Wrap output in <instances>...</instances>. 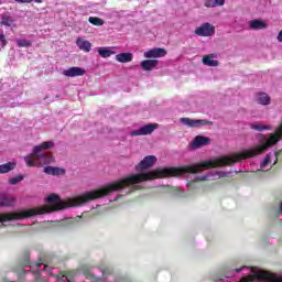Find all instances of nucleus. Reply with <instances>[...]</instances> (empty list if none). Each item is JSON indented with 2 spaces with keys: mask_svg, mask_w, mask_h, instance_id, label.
<instances>
[{
  "mask_svg": "<svg viewBox=\"0 0 282 282\" xmlns=\"http://www.w3.org/2000/svg\"><path fill=\"white\" fill-rule=\"evenodd\" d=\"M98 54H99V56H101V58H109V56H113V54H116V52L111 51L109 48L102 47V48L98 50Z\"/></svg>",
  "mask_w": 282,
  "mask_h": 282,
  "instance_id": "aec40b11",
  "label": "nucleus"
},
{
  "mask_svg": "<svg viewBox=\"0 0 282 282\" xmlns=\"http://www.w3.org/2000/svg\"><path fill=\"white\" fill-rule=\"evenodd\" d=\"M250 29L251 30H267L268 24L263 22V20H251L249 22Z\"/></svg>",
  "mask_w": 282,
  "mask_h": 282,
  "instance_id": "2eb2a0df",
  "label": "nucleus"
},
{
  "mask_svg": "<svg viewBox=\"0 0 282 282\" xmlns=\"http://www.w3.org/2000/svg\"><path fill=\"white\" fill-rule=\"evenodd\" d=\"M214 57H215V54L204 56L203 65H206L207 67H218L219 61L213 59Z\"/></svg>",
  "mask_w": 282,
  "mask_h": 282,
  "instance_id": "4468645a",
  "label": "nucleus"
},
{
  "mask_svg": "<svg viewBox=\"0 0 282 282\" xmlns=\"http://www.w3.org/2000/svg\"><path fill=\"white\" fill-rule=\"evenodd\" d=\"M256 102H258V105H262L263 107H268V105L272 102V99L269 97L267 93H257Z\"/></svg>",
  "mask_w": 282,
  "mask_h": 282,
  "instance_id": "9b49d317",
  "label": "nucleus"
},
{
  "mask_svg": "<svg viewBox=\"0 0 282 282\" xmlns=\"http://www.w3.org/2000/svg\"><path fill=\"white\" fill-rule=\"evenodd\" d=\"M21 219H28V215H0V224H6V221H19Z\"/></svg>",
  "mask_w": 282,
  "mask_h": 282,
  "instance_id": "f8f14e48",
  "label": "nucleus"
},
{
  "mask_svg": "<svg viewBox=\"0 0 282 282\" xmlns=\"http://www.w3.org/2000/svg\"><path fill=\"white\" fill-rule=\"evenodd\" d=\"M226 4V0H205V8H219Z\"/></svg>",
  "mask_w": 282,
  "mask_h": 282,
  "instance_id": "a211bd4d",
  "label": "nucleus"
},
{
  "mask_svg": "<svg viewBox=\"0 0 282 282\" xmlns=\"http://www.w3.org/2000/svg\"><path fill=\"white\" fill-rule=\"evenodd\" d=\"M17 166V163L8 162L0 165V175H3L6 173H10V171H14V167Z\"/></svg>",
  "mask_w": 282,
  "mask_h": 282,
  "instance_id": "6ab92c4d",
  "label": "nucleus"
},
{
  "mask_svg": "<svg viewBox=\"0 0 282 282\" xmlns=\"http://www.w3.org/2000/svg\"><path fill=\"white\" fill-rule=\"evenodd\" d=\"M19 182H23L22 175H18V176L9 180V184H12V185H17V184H19Z\"/></svg>",
  "mask_w": 282,
  "mask_h": 282,
  "instance_id": "cd10ccee",
  "label": "nucleus"
},
{
  "mask_svg": "<svg viewBox=\"0 0 282 282\" xmlns=\"http://www.w3.org/2000/svg\"><path fill=\"white\" fill-rule=\"evenodd\" d=\"M88 21L91 23V25H97L98 28H100V25H105V20L98 17H90Z\"/></svg>",
  "mask_w": 282,
  "mask_h": 282,
  "instance_id": "5701e85b",
  "label": "nucleus"
},
{
  "mask_svg": "<svg viewBox=\"0 0 282 282\" xmlns=\"http://www.w3.org/2000/svg\"><path fill=\"white\" fill-rule=\"evenodd\" d=\"M76 45H77V47H79V50H82V52H86V53L91 52V42H89L87 40L78 37L76 40Z\"/></svg>",
  "mask_w": 282,
  "mask_h": 282,
  "instance_id": "ddd939ff",
  "label": "nucleus"
},
{
  "mask_svg": "<svg viewBox=\"0 0 282 282\" xmlns=\"http://www.w3.org/2000/svg\"><path fill=\"white\" fill-rule=\"evenodd\" d=\"M44 173L46 175H63L65 174V170L59 167L46 166L44 167Z\"/></svg>",
  "mask_w": 282,
  "mask_h": 282,
  "instance_id": "f3484780",
  "label": "nucleus"
},
{
  "mask_svg": "<svg viewBox=\"0 0 282 282\" xmlns=\"http://www.w3.org/2000/svg\"><path fill=\"white\" fill-rule=\"evenodd\" d=\"M116 61L118 63H131L133 61V54L132 53H121L116 55Z\"/></svg>",
  "mask_w": 282,
  "mask_h": 282,
  "instance_id": "dca6fc26",
  "label": "nucleus"
},
{
  "mask_svg": "<svg viewBox=\"0 0 282 282\" xmlns=\"http://www.w3.org/2000/svg\"><path fill=\"white\" fill-rule=\"evenodd\" d=\"M206 180H208V176H206V175L197 176L196 178H194L189 183H187V188H195V184H197V182H206Z\"/></svg>",
  "mask_w": 282,
  "mask_h": 282,
  "instance_id": "4be33fe9",
  "label": "nucleus"
},
{
  "mask_svg": "<svg viewBox=\"0 0 282 282\" xmlns=\"http://www.w3.org/2000/svg\"><path fill=\"white\" fill-rule=\"evenodd\" d=\"M86 74L87 70L78 66H73L63 70V76H66L67 78H76L78 76H85Z\"/></svg>",
  "mask_w": 282,
  "mask_h": 282,
  "instance_id": "39448f33",
  "label": "nucleus"
},
{
  "mask_svg": "<svg viewBox=\"0 0 282 282\" xmlns=\"http://www.w3.org/2000/svg\"><path fill=\"white\" fill-rule=\"evenodd\" d=\"M84 275L86 279H88L90 282H100L102 281V278L95 276L91 271H85Z\"/></svg>",
  "mask_w": 282,
  "mask_h": 282,
  "instance_id": "b1692460",
  "label": "nucleus"
},
{
  "mask_svg": "<svg viewBox=\"0 0 282 282\" xmlns=\"http://www.w3.org/2000/svg\"><path fill=\"white\" fill-rule=\"evenodd\" d=\"M270 162H271L270 156L264 158V160L261 164V167L263 169V167L268 166V164H270Z\"/></svg>",
  "mask_w": 282,
  "mask_h": 282,
  "instance_id": "2f4dec72",
  "label": "nucleus"
},
{
  "mask_svg": "<svg viewBox=\"0 0 282 282\" xmlns=\"http://www.w3.org/2000/svg\"><path fill=\"white\" fill-rule=\"evenodd\" d=\"M14 23V20H12L11 17L4 15L1 20V25H7V28H10Z\"/></svg>",
  "mask_w": 282,
  "mask_h": 282,
  "instance_id": "a878e982",
  "label": "nucleus"
},
{
  "mask_svg": "<svg viewBox=\"0 0 282 282\" xmlns=\"http://www.w3.org/2000/svg\"><path fill=\"white\" fill-rule=\"evenodd\" d=\"M18 3H32L35 1V3H43V0H15Z\"/></svg>",
  "mask_w": 282,
  "mask_h": 282,
  "instance_id": "c85d7f7f",
  "label": "nucleus"
},
{
  "mask_svg": "<svg viewBox=\"0 0 282 282\" xmlns=\"http://www.w3.org/2000/svg\"><path fill=\"white\" fill-rule=\"evenodd\" d=\"M158 129V123H149L138 130H133L131 135H151Z\"/></svg>",
  "mask_w": 282,
  "mask_h": 282,
  "instance_id": "423d86ee",
  "label": "nucleus"
},
{
  "mask_svg": "<svg viewBox=\"0 0 282 282\" xmlns=\"http://www.w3.org/2000/svg\"><path fill=\"white\" fill-rule=\"evenodd\" d=\"M63 276H65L67 282H74V273L72 272H67L66 274H64Z\"/></svg>",
  "mask_w": 282,
  "mask_h": 282,
  "instance_id": "7c9ffc66",
  "label": "nucleus"
},
{
  "mask_svg": "<svg viewBox=\"0 0 282 282\" xmlns=\"http://www.w3.org/2000/svg\"><path fill=\"white\" fill-rule=\"evenodd\" d=\"M17 204V198L10 194L0 193V208H8Z\"/></svg>",
  "mask_w": 282,
  "mask_h": 282,
  "instance_id": "0eeeda50",
  "label": "nucleus"
},
{
  "mask_svg": "<svg viewBox=\"0 0 282 282\" xmlns=\"http://www.w3.org/2000/svg\"><path fill=\"white\" fill-rule=\"evenodd\" d=\"M276 40L282 43V30L279 32Z\"/></svg>",
  "mask_w": 282,
  "mask_h": 282,
  "instance_id": "72a5a7b5",
  "label": "nucleus"
},
{
  "mask_svg": "<svg viewBox=\"0 0 282 282\" xmlns=\"http://www.w3.org/2000/svg\"><path fill=\"white\" fill-rule=\"evenodd\" d=\"M42 265H43V262H37V263L35 264L36 270H39V268H41Z\"/></svg>",
  "mask_w": 282,
  "mask_h": 282,
  "instance_id": "f704fd0d",
  "label": "nucleus"
},
{
  "mask_svg": "<svg viewBox=\"0 0 282 282\" xmlns=\"http://www.w3.org/2000/svg\"><path fill=\"white\" fill-rule=\"evenodd\" d=\"M156 162L158 158H155V155H148L137 165L135 169L138 172L147 171V169H151V166Z\"/></svg>",
  "mask_w": 282,
  "mask_h": 282,
  "instance_id": "7ed1b4c3",
  "label": "nucleus"
},
{
  "mask_svg": "<svg viewBox=\"0 0 282 282\" xmlns=\"http://www.w3.org/2000/svg\"><path fill=\"white\" fill-rule=\"evenodd\" d=\"M210 144V138L204 135H196L193 140L192 147L194 149H200V147H206Z\"/></svg>",
  "mask_w": 282,
  "mask_h": 282,
  "instance_id": "1a4fd4ad",
  "label": "nucleus"
},
{
  "mask_svg": "<svg viewBox=\"0 0 282 282\" xmlns=\"http://www.w3.org/2000/svg\"><path fill=\"white\" fill-rule=\"evenodd\" d=\"M20 261L23 267L30 265V251L24 250L21 254Z\"/></svg>",
  "mask_w": 282,
  "mask_h": 282,
  "instance_id": "412c9836",
  "label": "nucleus"
},
{
  "mask_svg": "<svg viewBox=\"0 0 282 282\" xmlns=\"http://www.w3.org/2000/svg\"><path fill=\"white\" fill-rule=\"evenodd\" d=\"M166 55V50L164 48H151L144 52V58H162Z\"/></svg>",
  "mask_w": 282,
  "mask_h": 282,
  "instance_id": "6e6552de",
  "label": "nucleus"
},
{
  "mask_svg": "<svg viewBox=\"0 0 282 282\" xmlns=\"http://www.w3.org/2000/svg\"><path fill=\"white\" fill-rule=\"evenodd\" d=\"M195 34L197 36H213L215 34V26L206 22L195 30Z\"/></svg>",
  "mask_w": 282,
  "mask_h": 282,
  "instance_id": "20e7f679",
  "label": "nucleus"
},
{
  "mask_svg": "<svg viewBox=\"0 0 282 282\" xmlns=\"http://www.w3.org/2000/svg\"><path fill=\"white\" fill-rule=\"evenodd\" d=\"M180 120L183 124H185V127H189L192 129L204 127L206 124H208V126L213 124V121H208V120H204V119L181 118Z\"/></svg>",
  "mask_w": 282,
  "mask_h": 282,
  "instance_id": "f03ea898",
  "label": "nucleus"
},
{
  "mask_svg": "<svg viewBox=\"0 0 282 282\" xmlns=\"http://www.w3.org/2000/svg\"><path fill=\"white\" fill-rule=\"evenodd\" d=\"M0 43L2 47H6L8 45V40H6V35L3 33L0 34Z\"/></svg>",
  "mask_w": 282,
  "mask_h": 282,
  "instance_id": "c756f323",
  "label": "nucleus"
},
{
  "mask_svg": "<svg viewBox=\"0 0 282 282\" xmlns=\"http://www.w3.org/2000/svg\"><path fill=\"white\" fill-rule=\"evenodd\" d=\"M102 274H113V270L112 269H104Z\"/></svg>",
  "mask_w": 282,
  "mask_h": 282,
  "instance_id": "473e14b6",
  "label": "nucleus"
},
{
  "mask_svg": "<svg viewBox=\"0 0 282 282\" xmlns=\"http://www.w3.org/2000/svg\"><path fill=\"white\" fill-rule=\"evenodd\" d=\"M251 129L254 131H265L270 129V126L252 124Z\"/></svg>",
  "mask_w": 282,
  "mask_h": 282,
  "instance_id": "bb28decb",
  "label": "nucleus"
},
{
  "mask_svg": "<svg viewBox=\"0 0 282 282\" xmlns=\"http://www.w3.org/2000/svg\"><path fill=\"white\" fill-rule=\"evenodd\" d=\"M246 268H248V267H242V268L235 269V270H236V272H241V270H246Z\"/></svg>",
  "mask_w": 282,
  "mask_h": 282,
  "instance_id": "c9c22d12",
  "label": "nucleus"
},
{
  "mask_svg": "<svg viewBox=\"0 0 282 282\" xmlns=\"http://www.w3.org/2000/svg\"><path fill=\"white\" fill-rule=\"evenodd\" d=\"M54 147V141H44L40 145L33 148V152L24 156V162L29 167H41L47 164H53L54 156L50 153H41Z\"/></svg>",
  "mask_w": 282,
  "mask_h": 282,
  "instance_id": "f257e3e1",
  "label": "nucleus"
},
{
  "mask_svg": "<svg viewBox=\"0 0 282 282\" xmlns=\"http://www.w3.org/2000/svg\"><path fill=\"white\" fill-rule=\"evenodd\" d=\"M18 47H32V41L25 39L17 40Z\"/></svg>",
  "mask_w": 282,
  "mask_h": 282,
  "instance_id": "393cba45",
  "label": "nucleus"
},
{
  "mask_svg": "<svg viewBox=\"0 0 282 282\" xmlns=\"http://www.w3.org/2000/svg\"><path fill=\"white\" fill-rule=\"evenodd\" d=\"M159 63L160 62L158 59H144L140 63V65L143 72H153V69L158 67Z\"/></svg>",
  "mask_w": 282,
  "mask_h": 282,
  "instance_id": "9d476101",
  "label": "nucleus"
}]
</instances>
